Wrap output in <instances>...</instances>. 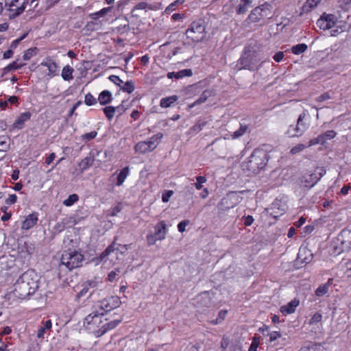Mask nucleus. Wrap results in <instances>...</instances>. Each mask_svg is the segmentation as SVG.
<instances>
[{
	"mask_svg": "<svg viewBox=\"0 0 351 351\" xmlns=\"http://www.w3.org/2000/svg\"><path fill=\"white\" fill-rule=\"evenodd\" d=\"M14 287V290L7 294L8 298L25 300L38 289V276L34 271L28 270L19 278Z\"/></svg>",
	"mask_w": 351,
	"mask_h": 351,
	"instance_id": "nucleus-1",
	"label": "nucleus"
},
{
	"mask_svg": "<svg viewBox=\"0 0 351 351\" xmlns=\"http://www.w3.org/2000/svg\"><path fill=\"white\" fill-rule=\"evenodd\" d=\"M121 304L120 298L115 296H110L102 300L99 304V311H96L90 313L85 318L84 322L87 324H97L102 323V317L108 311L119 307Z\"/></svg>",
	"mask_w": 351,
	"mask_h": 351,
	"instance_id": "nucleus-2",
	"label": "nucleus"
},
{
	"mask_svg": "<svg viewBox=\"0 0 351 351\" xmlns=\"http://www.w3.org/2000/svg\"><path fill=\"white\" fill-rule=\"evenodd\" d=\"M269 158V156L265 150L255 149L247 160L243 162L242 166L244 170L258 173L267 165Z\"/></svg>",
	"mask_w": 351,
	"mask_h": 351,
	"instance_id": "nucleus-3",
	"label": "nucleus"
},
{
	"mask_svg": "<svg viewBox=\"0 0 351 351\" xmlns=\"http://www.w3.org/2000/svg\"><path fill=\"white\" fill-rule=\"evenodd\" d=\"M189 43H197L202 41L206 36L205 22L202 19H198L191 23L185 32Z\"/></svg>",
	"mask_w": 351,
	"mask_h": 351,
	"instance_id": "nucleus-4",
	"label": "nucleus"
},
{
	"mask_svg": "<svg viewBox=\"0 0 351 351\" xmlns=\"http://www.w3.org/2000/svg\"><path fill=\"white\" fill-rule=\"evenodd\" d=\"M351 250V230L344 229L339 234L331 245L330 253L338 255Z\"/></svg>",
	"mask_w": 351,
	"mask_h": 351,
	"instance_id": "nucleus-5",
	"label": "nucleus"
},
{
	"mask_svg": "<svg viewBox=\"0 0 351 351\" xmlns=\"http://www.w3.org/2000/svg\"><path fill=\"white\" fill-rule=\"evenodd\" d=\"M261 60L262 58L258 53L252 51L251 47H248L245 49L244 53L240 58L239 64L241 65V69L256 71L261 65H258V63Z\"/></svg>",
	"mask_w": 351,
	"mask_h": 351,
	"instance_id": "nucleus-6",
	"label": "nucleus"
},
{
	"mask_svg": "<svg viewBox=\"0 0 351 351\" xmlns=\"http://www.w3.org/2000/svg\"><path fill=\"white\" fill-rule=\"evenodd\" d=\"M83 261L84 256L76 250H65L61 257V264L69 270L81 267Z\"/></svg>",
	"mask_w": 351,
	"mask_h": 351,
	"instance_id": "nucleus-7",
	"label": "nucleus"
},
{
	"mask_svg": "<svg viewBox=\"0 0 351 351\" xmlns=\"http://www.w3.org/2000/svg\"><path fill=\"white\" fill-rule=\"evenodd\" d=\"M28 0H5V9L8 17L14 19L20 16L25 10Z\"/></svg>",
	"mask_w": 351,
	"mask_h": 351,
	"instance_id": "nucleus-8",
	"label": "nucleus"
},
{
	"mask_svg": "<svg viewBox=\"0 0 351 351\" xmlns=\"http://www.w3.org/2000/svg\"><path fill=\"white\" fill-rule=\"evenodd\" d=\"M307 117L306 111H303L298 117L296 125H289L286 134L290 138L301 136L308 129V125L305 119Z\"/></svg>",
	"mask_w": 351,
	"mask_h": 351,
	"instance_id": "nucleus-9",
	"label": "nucleus"
},
{
	"mask_svg": "<svg viewBox=\"0 0 351 351\" xmlns=\"http://www.w3.org/2000/svg\"><path fill=\"white\" fill-rule=\"evenodd\" d=\"M272 6L269 3H265L254 8L248 16L247 19L252 23H256L265 18H271L272 16Z\"/></svg>",
	"mask_w": 351,
	"mask_h": 351,
	"instance_id": "nucleus-10",
	"label": "nucleus"
},
{
	"mask_svg": "<svg viewBox=\"0 0 351 351\" xmlns=\"http://www.w3.org/2000/svg\"><path fill=\"white\" fill-rule=\"evenodd\" d=\"M325 173L326 170L324 167H317L315 172H307L301 177V184L308 189L313 187Z\"/></svg>",
	"mask_w": 351,
	"mask_h": 351,
	"instance_id": "nucleus-11",
	"label": "nucleus"
},
{
	"mask_svg": "<svg viewBox=\"0 0 351 351\" xmlns=\"http://www.w3.org/2000/svg\"><path fill=\"white\" fill-rule=\"evenodd\" d=\"M343 20H339L337 16L332 14L323 13L317 21V25L323 30L330 29L335 27L337 23H342Z\"/></svg>",
	"mask_w": 351,
	"mask_h": 351,
	"instance_id": "nucleus-12",
	"label": "nucleus"
},
{
	"mask_svg": "<svg viewBox=\"0 0 351 351\" xmlns=\"http://www.w3.org/2000/svg\"><path fill=\"white\" fill-rule=\"evenodd\" d=\"M103 322L99 324V322L96 324L98 327V330H95L94 332L96 336L100 337L105 334L110 330H112L117 327L121 322V319H117L112 321H108V319L105 318L102 319Z\"/></svg>",
	"mask_w": 351,
	"mask_h": 351,
	"instance_id": "nucleus-13",
	"label": "nucleus"
},
{
	"mask_svg": "<svg viewBox=\"0 0 351 351\" xmlns=\"http://www.w3.org/2000/svg\"><path fill=\"white\" fill-rule=\"evenodd\" d=\"M195 306L202 309L210 308L214 305L211 293L209 291H204L195 298Z\"/></svg>",
	"mask_w": 351,
	"mask_h": 351,
	"instance_id": "nucleus-14",
	"label": "nucleus"
},
{
	"mask_svg": "<svg viewBox=\"0 0 351 351\" xmlns=\"http://www.w3.org/2000/svg\"><path fill=\"white\" fill-rule=\"evenodd\" d=\"M241 197L235 191L230 192L227 196L221 199V205L226 209L234 208L237 206L241 200Z\"/></svg>",
	"mask_w": 351,
	"mask_h": 351,
	"instance_id": "nucleus-15",
	"label": "nucleus"
},
{
	"mask_svg": "<svg viewBox=\"0 0 351 351\" xmlns=\"http://www.w3.org/2000/svg\"><path fill=\"white\" fill-rule=\"evenodd\" d=\"M101 152L97 149H93L88 155L84 158L79 164L81 170L83 171L93 165L96 156Z\"/></svg>",
	"mask_w": 351,
	"mask_h": 351,
	"instance_id": "nucleus-16",
	"label": "nucleus"
},
{
	"mask_svg": "<svg viewBox=\"0 0 351 351\" xmlns=\"http://www.w3.org/2000/svg\"><path fill=\"white\" fill-rule=\"evenodd\" d=\"M313 255L311 250L304 248H300L298 254L297 261L301 264L309 263L313 259Z\"/></svg>",
	"mask_w": 351,
	"mask_h": 351,
	"instance_id": "nucleus-17",
	"label": "nucleus"
},
{
	"mask_svg": "<svg viewBox=\"0 0 351 351\" xmlns=\"http://www.w3.org/2000/svg\"><path fill=\"white\" fill-rule=\"evenodd\" d=\"M42 66L47 67L49 73L48 76L53 77L58 74V66L57 64L51 58H46L41 62Z\"/></svg>",
	"mask_w": 351,
	"mask_h": 351,
	"instance_id": "nucleus-18",
	"label": "nucleus"
},
{
	"mask_svg": "<svg viewBox=\"0 0 351 351\" xmlns=\"http://www.w3.org/2000/svg\"><path fill=\"white\" fill-rule=\"evenodd\" d=\"M215 92L213 89H206L201 94L200 97L195 100L193 104L189 105V108H192L195 106L204 103L208 98L215 96Z\"/></svg>",
	"mask_w": 351,
	"mask_h": 351,
	"instance_id": "nucleus-19",
	"label": "nucleus"
},
{
	"mask_svg": "<svg viewBox=\"0 0 351 351\" xmlns=\"http://www.w3.org/2000/svg\"><path fill=\"white\" fill-rule=\"evenodd\" d=\"M32 114L29 112L21 113L15 120L12 125L13 129H22L24 127L25 122L30 119Z\"/></svg>",
	"mask_w": 351,
	"mask_h": 351,
	"instance_id": "nucleus-20",
	"label": "nucleus"
},
{
	"mask_svg": "<svg viewBox=\"0 0 351 351\" xmlns=\"http://www.w3.org/2000/svg\"><path fill=\"white\" fill-rule=\"evenodd\" d=\"M38 221V214L36 213H33L29 215L25 221H23L22 223V229L23 230H29L32 227H34Z\"/></svg>",
	"mask_w": 351,
	"mask_h": 351,
	"instance_id": "nucleus-21",
	"label": "nucleus"
},
{
	"mask_svg": "<svg viewBox=\"0 0 351 351\" xmlns=\"http://www.w3.org/2000/svg\"><path fill=\"white\" fill-rule=\"evenodd\" d=\"M299 300L295 298L287 304L282 306L280 307V312L283 315H289L295 312L296 307L299 305Z\"/></svg>",
	"mask_w": 351,
	"mask_h": 351,
	"instance_id": "nucleus-22",
	"label": "nucleus"
},
{
	"mask_svg": "<svg viewBox=\"0 0 351 351\" xmlns=\"http://www.w3.org/2000/svg\"><path fill=\"white\" fill-rule=\"evenodd\" d=\"M155 232L156 238L160 240L164 239L165 238L166 234V223L164 221H161L158 223L154 227Z\"/></svg>",
	"mask_w": 351,
	"mask_h": 351,
	"instance_id": "nucleus-23",
	"label": "nucleus"
},
{
	"mask_svg": "<svg viewBox=\"0 0 351 351\" xmlns=\"http://www.w3.org/2000/svg\"><path fill=\"white\" fill-rule=\"evenodd\" d=\"M112 100V96L109 90H103L101 93H100L97 99V101L102 106L110 104Z\"/></svg>",
	"mask_w": 351,
	"mask_h": 351,
	"instance_id": "nucleus-24",
	"label": "nucleus"
},
{
	"mask_svg": "<svg viewBox=\"0 0 351 351\" xmlns=\"http://www.w3.org/2000/svg\"><path fill=\"white\" fill-rule=\"evenodd\" d=\"M52 326V323L50 319H47L45 322L43 323V326H40L37 331V337L38 338H43L45 334L47 331H50Z\"/></svg>",
	"mask_w": 351,
	"mask_h": 351,
	"instance_id": "nucleus-25",
	"label": "nucleus"
},
{
	"mask_svg": "<svg viewBox=\"0 0 351 351\" xmlns=\"http://www.w3.org/2000/svg\"><path fill=\"white\" fill-rule=\"evenodd\" d=\"M252 0H241L240 3L236 9L238 14H243L246 13L248 8L251 6Z\"/></svg>",
	"mask_w": 351,
	"mask_h": 351,
	"instance_id": "nucleus-26",
	"label": "nucleus"
},
{
	"mask_svg": "<svg viewBox=\"0 0 351 351\" xmlns=\"http://www.w3.org/2000/svg\"><path fill=\"white\" fill-rule=\"evenodd\" d=\"M129 173L130 168L128 167L123 168L117 176L116 185L121 186Z\"/></svg>",
	"mask_w": 351,
	"mask_h": 351,
	"instance_id": "nucleus-27",
	"label": "nucleus"
},
{
	"mask_svg": "<svg viewBox=\"0 0 351 351\" xmlns=\"http://www.w3.org/2000/svg\"><path fill=\"white\" fill-rule=\"evenodd\" d=\"M178 99V97L177 95H172L170 97L162 98L160 101V106L162 108H169Z\"/></svg>",
	"mask_w": 351,
	"mask_h": 351,
	"instance_id": "nucleus-28",
	"label": "nucleus"
},
{
	"mask_svg": "<svg viewBox=\"0 0 351 351\" xmlns=\"http://www.w3.org/2000/svg\"><path fill=\"white\" fill-rule=\"evenodd\" d=\"M321 0H306L302 7V12L307 13L316 7Z\"/></svg>",
	"mask_w": 351,
	"mask_h": 351,
	"instance_id": "nucleus-29",
	"label": "nucleus"
},
{
	"mask_svg": "<svg viewBox=\"0 0 351 351\" xmlns=\"http://www.w3.org/2000/svg\"><path fill=\"white\" fill-rule=\"evenodd\" d=\"M206 122L202 120L197 121L195 124L189 129V134L191 135L197 134L206 125Z\"/></svg>",
	"mask_w": 351,
	"mask_h": 351,
	"instance_id": "nucleus-30",
	"label": "nucleus"
},
{
	"mask_svg": "<svg viewBox=\"0 0 351 351\" xmlns=\"http://www.w3.org/2000/svg\"><path fill=\"white\" fill-rule=\"evenodd\" d=\"M73 69L69 65H66L63 67L62 71V78L66 81H69L73 78Z\"/></svg>",
	"mask_w": 351,
	"mask_h": 351,
	"instance_id": "nucleus-31",
	"label": "nucleus"
},
{
	"mask_svg": "<svg viewBox=\"0 0 351 351\" xmlns=\"http://www.w3.org/2000/svg\"><path fill=\"white\" fill-rule=\"evenodd\" d=\"M158 8V7L155 5H152L146 2H140L134 7L132 11L134 12L135 10H156Z\"/></svg>",
	"mask_w": 351,
	"mask_h": 351,
	"instance_id": "nucleus-32",
	"label": "nucleus"
},
{
	"mask_svg": "<svg viewBox=\"0 0 351 351\" xmlns=\"http://www.w3.org/2000/svg\"><path fill=\"white\" fill-rule=\"evenodd\" d=\"M117 237L114 238L112 243L107 247V248L100 254V258L101 260L104 259L106 256H108L110 253L113 252L115 250V245H116Z\"/></svg>",
	"mask_w": 351,
	"mask_h": 351,
	"instance_id": "nucleus-33",
	"label": "nucleus"
},
{
	"mask_svg": "<svg viewBox=\"0 0 351 351\" xmlns=\"http://www.w3.org/2000/svg\"><path fill=\"white\" fill-rule=\"evenodd\" d=\"M248 130L249 126L247 125L241 124L239 129L236 130L232 135V138H238L242 136Z\"/></svg>",
	"mask_w": 351,
	"mask_h": 351,
	"instance_id": "nucleus-34",
	"label": "nucleus"
},
{
	"mask_svg": "<svg viewBox=\"0 0 351 351\" xmlns=\"http://www.w3.org/2000/svg\"><path fill=\"white\" fill-rule=\"evenodd\" d=\"M24 65H25V63H18L17 61H14L4 68V73H8L13 70L19 69L21 67H23Z\"/></svg>",
	"mask_w": 351,
	"mask_h": 351,
	"instance_id": "nucleus-35",
	"label": "nucleus"
},
{
	"mask_svg": "<svg viewBox=\"0 0 351 351\" xmlns=\"http://www.w3.org/2000/svg\"><path fill=\"white\" fill-rule=\"evenodd\" d=\"M307 49V45L304 43L298 44L291 48V51L295 55L304 53Z\"/></svg>",
	"mask_w": 351,
	"mask_h": 351,
	"instance_id": "nucleus-36",
	"label": "nucleus"
},
{
	"mask_svg": "<svg viewBox=\"0 0 351 351\" xmlns=\"http://www.w3.org/2000/svg\"><path fill=\"white\" fill-rule=\"evenodd\" d=\"M134 149L137 152H140L141 154H145L147 152H150L149 148L148 147V145L145 143V141H141L138 143L135 147Z\"/></svg>",
	"mask_w": 351,
	"mask_h": 351,
	"instance_id": "nucleus-37",
	"label": "nucleus"
},
{
	"mask_svg": "<svg viewBox=\"0 0 351 351\" xmlns=\"http://www.w3.org/2000/svg\"><path fill=\"white\" fill-rule=\"evenodd\" d=\"M79 200V196L77 194L70 195L67 199L63 201V204L66 206H71Z\"/></svg>",
	"mask_w": 351,
	"mask_h": 351,
	"instance_id": "nucleus-38",
	"label": "nucleus"
},
{
	"mask_svg": "<svg viewBox=\"0 0 351 351\" xmlns=\"http://www.w3.org/2000/svg\"><path fill=\"white\" fill-rule=\"evenodd\" d=\"M329 289V285L328 284H324L320 285L315 291V295L317 297H322L326 295Z\"/></svg>",
	"mask_w": 351,
	"mask_h": 351,
	"instance_id": "nucleus-39",
	"label": "nucleus"
},
{
	"mask_svg": "<svg viewBox=\"0 0 351 351\" xmlns=\"http://www.w3.org/2000/svg\"><path fill=\"white\" fill-rule=\"evenodd\" d=\"M121 89L123 92H126L128 93H131L134 90L135 86H134V83L132 81H128L125 83H123Z\"/></svg>",
	"mask_w": 351,
	"mask_h": 351,
	"instance_id": "nucleus-40",
	"label": "nucleus"
},
{
	"mask_svg": "<svg viewBox=\"0 0 351 351\" xmlns=\"http://www.w3.org/2000/svg\"><path fill=\"white\" fill-rule=\"evenodd\" d=\"M104 112L108 120H111L114 116L115 109L114 106H106L103 109Z\"/></svg>",
	"mask_w": 351,
	"mask_h": 351,
	"instance_id": "nucleus-41",
	"label": "nucleus"
},
{
	"mask_svg": "<svg viewBox=\"0 0 351 351\" xmlns=\"http://www.w3.org/2000/svg\"><path fill=\"white\" fill-rule=\"evenodd\" d=\"M97 135V132L96 131H92L89 133L84 134L81 136L82 140L84 143H87L93 139H94Z\"/></svg>",
	"mask_w": 351,
	"mask_h": 351,
	"instance_id": "nucleus-42",
	"label": "nucleus"
},
{
	"mask_svg": "<svg viewBox=\"0 0 351 351\" xmlns=\"http://www.w3.org/2000/svg\"><path fill=\"white\" fill-rule=\"evenodd\" d=\"M193 75L192 70L186 69L176 72V79L182 78L184 77H190Z\"/></svg>",
	"mask_w": 351,
	"mask_h": 351,
	"instance_id": "nucleus-43",
	"label": "nucleus"
},
{
	"mask_svg": "<svg viewBox=\"0 0 351 351\" xmlns=\"http://www.w3.org/2000/svg\"><path fill=\"white\" fill-rule=\"evenodd\" d=\"M322 315L320 313H315L308 321V324L314 325L322 322Z\"/></svg>",
	"mask_w": 351,
	"mask_h": 351,
	"instance_id": "nucleus-44",
	"label": "nucleus"
},
{
	"mask_svg": "<svg viewBox=\"0 0 351 351\" xmlns=\"http://www.w3.org/2000/svg\"><path fill=\"white\" fill-rule=\"evenodd\" d=\"M84 103L87 106H92L97 103V99L93 97L91 93H88L85 96Z\"/></svg>",
	"mask_w": 351,
	"mask_h": 351,
	"instance_id": "nucleus-45",
	"label": "nucleus"
},
{
	"mask_svg": "<svg viewBox=\"0 0 351 351\" xmlns=\"http://www.w3.org/2000/svg\"><path fill=\"white\" fill-rule=\"evenodd\" d=\"M37 50L36 48H29L27 50H26L23 54V58L24 60H28L31 58H32L34 56L36 55V51Z\"/></svg>",
	"mask_w": 351,
	"mask_h": 351,
	"instance_id": "nucleus-46",
	"label": "nucleus"
},
{
	"mask_svg": "<svg viewBox=\"0 0 351 351\" xmlns=\"http://www.w3.org/2000/svg\"><path fill=\"white\" fill-rule=\"evenodd\" d=\"M337 28L340 29L341 32H349L351 29V24H348L346 20H343L342 23H337Z\"/></svg>",
	"mask_w": 351,
	"mask_h": 351,
	"instance_id": "nucleus-47",
	"label": "nucleus"
},
{
	"mask_svg": "<svg viewBox=\"0 0 351 351\" xmlns=\"http://www.w3.org/2000/svg\"><path fill=\"white\" fill-rule=\"evenodd\" d=\"M197 182L194 184L195 187L197 190H200L203 188L202 184L206 182V178L204 176H197L196 177Z\"/></svg>",
	"mask_w": 351,
	"mask_h": 351,
	"instance_id": "nucleus-48",
	"label": "nucleus"
},
{
	"mask_svg": "<svg viewBox=\"0 0 351 351\" xmlns=\"http://www.w3.org/2000/svg\"><path fill=\"white\" fill-rule=\"evenodd\" d=\"M109 80L115 84L116 85L119 86L121 88V86L123 84V82L120 79V77L117 75H112L109 77Z\"/></svg>",
	"mask_w": 351,
	"mask_h": 351,
	"instance_id": "nucleus-49",
	"label": "nucleus"
},
{
	"mask_svg": "<svg viewBox=\"0 0 351 351\" xmlns=\"http://www.w3.org/2000/svg\"><path fill=\"white\" fill-rule=\"evenodd\" d=\"M121 273V269L119 268H117L113 271H111L108 275V280L110 282H113L116 278V276Z\"/></svg>",
	"mask_w": 351,
	"mask_h": 351,
	"instance_id": "nucleus-50",
	"label": "nucleus"
},
{
	"mask_svg": "<svg viewBox=\"0 0 351 351\" xmlns=\"http://www.w3.org/2000/svg\"><path fill=\"white\" fill-rule=\"evenodd\" d=\"M267 335L269 336V341L270 342H273L281 337V334L277 331L268 332L267 334Z\"/></svg>",
	"mask_w": 351,
	"mask_h": 351,
	"instance_id": "nucleus-51",
	"label": "nucleus"
},
{
	"mask_svg": "<svg viewBox=\"0 0 351 351\" xmlns=\"http://www.w3.org/2000/svg\"><path fill=\"white\" fill-rule=\"evenodd\" d=\"M259 345V338L254 337L252 342L248 349V351H256V348Z\"/></svg>",
	"mask_w": 351,
	"mask_h": 351,
	"instance_id": "nucleus-52",
	"label": "nucleus"
},
{
	"mask_svg": "<svg viewBox=\"0 0 351 351\" xmlns=\"http://www.w3.org/2000/svg\"><path fill=\"white\" fill-rule=\"evenodd\" d=\"M189 223L190 221L188 219L180 221L178 225V231L180 232H184L186 226H188Z\"/></svg>",
	"mask_w": 351,
	"mask_h": 351,
	"instance_id": "nucleus-53",
	"label": "nucleus"
},
{
	"mask_svg": "<svg viewBox=\"0 0 351 351\" xmlns=\"http://www.w3.org/2000/svg\"><path fill=\"white\" fill-rule=\"evenodd\" d=\"M306 147H307V146H305L303 144H299V145L291 148V153L293 154H297V153L302 151Z\"/></svg>",
	"mask_w": 351,
	"mask_h": 351,
	"instance_id": "nucleus-54",
	"label": "nucleus"
},
{
	"mask_svg": "<svg viewBox=\"0 0 351 351\" xmlns=\"http://www.w3.org/2000/svg\"><path fill=\"white\" fill-rule=\"evenodd\" d=\"M26 35L24 34L23 36H21V38H18V39H16L14 40H13L10 46V49H12V51L16 49L17 47V46L19 45V44L21 42L22 40H23L25 38Z\"/></svg>",
	"mask_w": 351,
	"mask_h": 351,
	"instance_id": "nucleus-55",
	"label": "nucleus"
},
{
	"mask_svg": "<svg viewBox=\"0 0 351 351\" xmlns=\"http://www.w3.org/2000/svg\"><path fill=\"white\" fill-rule=\"evenodd\" d=\"M173 194V191L169 190V191H165L162 195V202H168L170 197L172 196Z\"/></svg>",
	"mask_w": 351,
	"mask_h": 351,
	"instance_id": "nucleus-56",
	"label": "nucleus"
},
{
	"mask_svg": "<svg viewBox=\"0 0 351 351\" xmlns=\"http://www.w3.org/2000/svg\"><path fill=\"white\" fill-rule=\"evenodd\" d=\"M162 137H163L162 133L159 132L155 135H153L151 138H149V140H151L152 141H154V143H156L157 145H158L159 144V143L160 142V140L162 139Z\"/></svg>",
	"mask_w": 351,
	"mask_h": 351,
	"instance_id": "nucleus-57",
	"label": "nucleus"
},
{
	"mask_svg": "<svg viewBox=\"0 0 351 351\" xmlns=\"http://www.w3.org/2000/svg\"><path fill=\"white\" fill-rule=\"evenodd\" d=\"M330 99V95L328 92H326L319 97H317L316 101L318 102H322L325 100Z\"/></svg>",
	"mask_w": 351,
	"mask_h": 351,
	"instance_id": "nucleus-58",
	"label": "nucleus"
},
{
	"mask_svg": "<svg viewBox=\"0 0 351 351\" xmlns=\"http://www.w3.org/2000/svg\"><path fill=\"white\" fill-rule=\"evenodd\" d=\"M17 200V196L15 194L10 195L9 197L5 199V204L11 205L14 204Z\"/></svg>",
	"mask_w": 351,
	"mask_h": 351,
	"instance_id": "nucleus-59",
	"label": "nucleus"
},
{
	"mask_svg": "<svg viewBox=\"0 0 351 351\" xmlns=\"http://www.w3.org/2000/svg\"><path fill=\"white\" fill-rule=\"evenodd\" d=\"M157 240H159L158 238H156L155 234H148L147 236V241L149 245H152L155 244L156 241Z\"/></svg>",
	"mask_w": 351,
	"mask_h": 351,
	"instance_id": "nucleus-60",
	"label": "nucleus"
},
{
	"mask_svg": "<svg viewBox=\"0 0 351 351\" xmlns=\"http://www.w3.org/2000/svg\"><path fill=\"white\" fill-rule=\"evenodd\" d=\"M326 139H332L335 137L337 133L334 130H328L326 132L323 133Z\"/></svg>",
	"mask_w": 351,
	"mask_h": 351,
	"instance_id": "nucleus-61",
	"label": "nucleus"
},
{
	"mask_svg": "<svg viewBox=\"0 0 351 351\" xmlns=\"http://www.w3.org/2000/svg\"><path fill=\"white\" fill-rule=\"evenodd\" d=\"M86 287H88L90 289H93L97 287L99 282L96 280H88L84 282Z\"/></svg>",
	"mask_w": 351,
	"mask_h": 351,
	"instance_id": "nucleus-62",
	"label": "nucleus"
},
{
	"mask_svg": "<svg viewBox=\"0 0 351 351\" xmlns=\"http://www.w3.org/2000/svg\"><path fill=\"white\" fill-rule=\"evenodd\" d=\"M89 289H90V288L88 287H86L85 283H84L82 285V289L78 293L77 295L79 297L84 296L88 292Z\"/></svg>",
	"mask_w": 351,
	"mask_h": 351,
	"instance_id": "nucleus-63",
	"label": "nucleus"
},
{
	"mask_svg": "<svg viewBox=\"0 0 351 351\" xmlns=\"http://www.w3.org/2000/svg\"><path fill=\"white\" fill-rule=\"evenodd\" d=\"M284 58V53L282 51H278L277 52L273 57L274 60L277 62H280L282 58Z\"/></svg>",
	"mask_w": 351,
	"mask_h": 351,
	"instance_id": "nucleus-64",
	"label": "nucleus"
}]
</instances>
